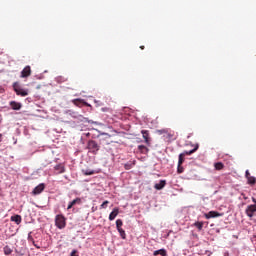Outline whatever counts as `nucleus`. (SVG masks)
<instances>
[{
  "mask_svg": "<svg viewBox=\"0 0 256 256\" xmlns=\"http://www.w3.org/2000/svg\"><path fill=\"white\" fill-rule=\"evenodd\" d=\"M3 141V135L0 134V143Z\"/></svg>",
  "mask_w": 256,
  "mask_h": 256,
  "instance_id": "obj_35",
  "label": "nucleus"
},
{
  "mask_svg": "<svg viewBox=\"0 0 256 256\" xmlns=\"http://www.w3.org/2000/svg\"><path fill=\"white\" fill-rule=\"evenodd\" d=\"M142 137L145 140L146 145H151V138H149V131L148 130H142Z\"/></svg>",
  "mask_w": 256,
  "mask_h": 256,
  "instance_id": "obj_10",
  "label": "nucleus"
},
{
  "mask_svg": "<svg viewBox=\"0 0 256 256\" xmlns=\"http://www.w3.org/2000/svg\"><path fill=\"white\" fill-rule=\"evenodd\" d=\"M138 150L140 151V153H143L144 155H146V153H149V148H147V146L145 145H139Z\"/></svg>",
  "mask_w": 256,
  "mask_h": 256,
  "instance_id": "obj_18",
  "label": "nucleus"
},
{
  "mask_svg": "<svg viewBox=\"0 0 256 256\" xmlns=\"http://www.w3.org/2000/svg\"><path fill=\"white\" fill-rule=\"evenodd\" d=\"M214 167H215L216 171H221L222 169L225 168V165L223 164V162H217L214 164Z\"/></svg>",
  "mask_w": 256,
  "mask_h": 256,
  "instance_id": "obj_20",
  "label": "nucleus"
},
{
  "mask_svg": "<svg viewBox=\"0 0 256 256\" xmlns=\"http://www.w3.org/2000/svg\"><path fill=\"white\" fill-rule=\"evenodd\" d=\"M255 213H256V205L255 204L247 206L246 215L248 217H254Z\"/></svg>",
  "mask_w": 256,
  "mask_h": 256,
  "instance_id": "obj_5",
  "label": "nucleus"
},
{
  "mask_svg": "<svg viewBox=\"0 0 256 256\" xmlns=\"http://www.w3.org/2000/svg\"><path fill=\"white\" fill-rule=\"evenodd\" d=\"M117 231L120 233V237L122 239H127V234H125V230H123V228H120Z\"/></svg>",
  "mask_w": 256,
  "mask_h": 256,
  "instance_id": "obj_24",
  "label": "nucleus"
},
{
  "mask_svg": "<svg viewBox=\"0 0 256 256\" xmlns=\"http://www.w3.org/2000/svg\"><path fill=\"white\" fill-rule=\"evenodd\" d=\"M109 203V200H105L101 205L100 209H107V204Z\"/></svg>",
  "mask_w": 256,
  "mask_h": 256,
  "instance_id": "obj_29",
  "label": "nucleus"
},
{
  "mask_svg": "<svg viewBox=\"0 0 256 256\" xmlns=\"http://www.w3.org/2000/svg\"><path fill=\"white\" fill-rule=\"evenodd\" d=\"M194 227L198 228V231L203 229V222H195Z\"/></svg>",
  "mask_w": 256,
  "mask_h": 256,
  "instance_id": "obj_27",
  "label": "nucleus"
},
{
  "mask_svg": "<svg viewBox=\"0 0 256 256\" xmlns=\"http://www.w3.org/2000/svg\"><path fill=\"white\" fill-rule=\"evenodd\" d=\"M4 253L6 255H11L13 253V250L9 246L4 247Z\"/></svg>",
  "mask_w": 256,
  "mask_h": 256,
  "instance_id": "obj_25",
  "label": "nucleus"
},
{
  "mask_svg": "<svg viewBox=\"0 0 256 256\" xmlns=\"http://www.w3.org/2000/svg\"><path fill=\"white\" fill-rule=\"evenodd\" d=\"M10 221H13L14 223H16V225H21V221H22L21 215L11 216Z\"/></svg>",
  "mask_w": 256,
  "mask_h": 256,
  "instance_id": "obj_16",
  "label": "nucleus"
},
{
  "mask_svg": "<svg viewBox=\"0 0 256 256\" xmlns=\"http://www.w3.org/2000/svg\"><path fill=\"white\" fill-rule=\"evenodd\" d=\"M253 203H255L254 205H256V199L252 198Z\"/></svg>",
  "mask_w": 256,
  "mask_h": 256,
  "instance_id": "obj_36",
  "label": "nucleus"
},
{
  "mask_svg": "<svg viewBox=\"0 0 256 256\" xmlns=\"http://www.w3.org/2000/svg\"><path fill=\"white\" fill-rule=\"evenodd\" d=\"M102 141H106V145H111V143H115L113 140H109L111 139V134L108 133H102Z\"/></svg>",
  "mask_w": 256,
  "mask_h": 256,
  "instance_id": "obj_12",
  "label": "nucleus"
},
{
  "mask_svg": "<svg viewBox=\"0 0 256 256\" xmlns=\"http://www.w3.org/2000/svg\"><path fill=\"white\" fill-rule=\"evenodd\" d=\"M117 215H119V208L115 207L109 215V221H115Z\"/></svg>",
  "mask_w": 256,
  "mask_h": 256,
  "instance_id": "obj_13",
  "label": "nucleus"
},
{
  "mask_svg": "<svg viewBox=\"0 0 256 256\" xmlns=\"http://www.w3.org/2000/svg\"><path fill=\"white\" fill-rule=\"evenodd\" d=\"M77 203H81V198H76L72 202H70L67 209H72V207H74V205H77Z\"/></svg>",
  "mask_w": 256,
  "mask_h": 256,
  "instance_id": "obj_19",
  "label": "nucleus"
},
{
  "mask_svg": "<svg viewBox=\"0 0 256 256\" xmlns=\"http://www.w3.org/2000/svg\"><path fill=\"white\" fill-rule=\"evenodd\" d=\"M247 181H248V185L253 186V185L256 184V178H255V176H250V177L247 179Z\"/></svg>",
  "mask_w": 256,
  "mask_h": 256,
  "instance_id": "obj_22",
  "label": "nucleus"
},
{
  "mask_svg": "<svg viewBox=\"0 0 256 256\" xmlns=\"http://www.w3.org/2000/svg\"><path fill=\"white\" fill-rule=\"evenodd\" d=\"M121 227H123V220L118 219L116 220V229H121Z\"/></svg>",
  "mask_w": 256,
  "mask_h": 256,
  "instance_id": "obj_26",
  "label": "nucleus"
},
{
  "mask_svg": "<svg viewBox=\"0 0 256 256\" xmlns=\"http://www.w3.org/2000/svg\"><path fill=\"white\" fill-rule=\"evenodd\" d=\"M87 149L89 153H92V155H97V153H99V149H101V146L98 145L97 141L89 140L87 143Z\"/></svg>",
  "mask_w": 256,
  "mask_h": 256,
  "instance_id": "obj_1",
  "label": "nucleus"
},
{
  "mask_svg": "<svg viewBox=\"0 0 256 256\" xmlns=\"http://www.w3.org/2000/svg\"><path fill=\"white\" fill-rule=\"evenodd\" d=\"M197 149H199V144H196L192 150L184 151L183 153H181L179 155L178 165H183V163L185 161V155H193V153H195V151H197Z\"/></svg>",
  "mask_w": 256,
  "mask_h": 256,
  "instance_id": "obj_3",
  "label": "nucleus"
},
{
  "mask_svg": "<svg viewBox=\"0 0 256 256\" xmlns=\"http://www.w3.org/2000/svg\"><path fill=\"white\" fill-rule=\"evenodd\" d=\"M32 244L34 245V247H36V249H41V246L37 245L35 241H33Z\"/></svg>",
  "mask_w": 256,
  "mask_h": 256,
  "instance_id": "obj_32",
  "label": "nucleus"
},
{
  "mask_svg": "<svg viewBox=\"0 0 256 256\" xmlns=\"http://www.w3.org/2000/svg\"><path fill=\"white\" fill-rule=\"evenodd\" d=\"M55 225L58 229H65V227L67 226V219L65 218V216H63V214L56 215Z\"/></svg>",
  "mask_w": 256,
  "mask_h": 256,
  "instance_id": "obj_2",
  "label": "nucleus"
},
{
  "mask_svg": "<svg viewBox=\"0 0 256 256\" xmlns=\"http://www.w3.org/2000/svg\"><path fill=\"white\" fill-rule=\"evenodd\" d=\"M43 191H45V184L41 183L34 188V190L32 191V195H41Z\"/></svg>",
  "mask_w": 256,
  "mask_h": 256,
  "instance_id": "obj_6",
  "label": "nucleus"
},
{
  "mask_svg": "<svg viewBox=\"0 0 256 256\" xmlns=\"http://www.w3.org/2000/svg\"><path fill=\"white\" fill-rule=\"evenodd\" d=\"M140 49H142V50L145 49V46H140Z\"/></svg>",
  "mask_w": 256,
  "mask_h": 256,
  "instance_id": "obj_37",
  "label": "nucleus"
},
{
  "mask_svg": "<svg viewBox=\"0 0 256 256\" xmlns=\"http://www.w3.org/2000/svg\"><path fill=\"white\" fill-rule=\"evenodd\" d=\"M54 170L56 171V175H61V173H65V165L64 164H57L54 167Z\"/></svg>",
  "mask_w": 256,
  "mask_h": 256,
  "instance_id": "obj_11",
  "label": "nucleus"
},
{
  "mask_svg": "<svg viewBox=\"0 0 256 256\" xmlns=\"http://www.w3.org/2000/svg\"><path fill=\"white\" fill-rule=\"evenodd\" d=\"M83 175L89 176V175H95V170L92 169H82Z\"/></svg>",
  "mask_w": 256,
  "mask_h": 256,
  "instance_id": "obj_21",
  "label": "nucleus"
},
{
  "mask_svg": "<svg viewBox=\"0 0 256 256\" xmlns=\"http://www.w3.org/2000/svg\"><path fill=\"white\" fill-rule=\"evenodd\" d=\"M183 164H178L177 167V173L181 174L183 173V171H185V168L182 167Z\"/></svg>",
  "mask_w": 256,
  "mask_h": 256,
  "instance_id": "obj_28",
  "label": "nucleus"
},
{
  "mask_svg": "<svg viewBox=\"0 0 256 256\" xmlns=\"http://www.w3.org/2000/svg\"><path fill=\"white\" fill-rule=\"evenodd\" d=\"M10 107L11 109H13L14 111H19L22 107L21 103L16 102V101H11L10 102Z\"/></svg>",
  "mask_w": 256,
  "mask_h": 256,
  "instance_id": "obj_14",
  "label": "nucleus"
},
{
  "mask_svg": "<svg viewBox=\"0 0 256 256\" xmlns=\"http://www.w3.org/2000/svg\"><path fill=\"white\" fill-rule=\"evenodd\" d=\"M165 185H167V181L165 180H160L159 183L155 184L154 185V188L157 190V191H161V189H163L165 187Z\"/></svg>",
  "mask_w": 256,
  "mask_h": 256,
  "instance_id": "obj_15",
  "label": "nucleus"
},
{
  "mask_svg": "<svg viewBox=\"0 0 256 256\" xmlns=\"http://www.w3.org/2000/svg\"><path fill=\"white\" fill-rule=\"evenodd\" d=\"M245 177H246V179H248L249 177H251V173H249V170H246V172H245Z\"/></svg>",
  "mask_w": 256,
  "mask_h": 256,
  "instance_id": "obj_30",
  "label": "nucleus"
},
{
  "mask_svg": "<svg viewBox=\"0 0 256 256\" xmlns=\"http://www.w3.org/2000/svg\"><path fill=\"white\" fill-rule=\"evenodd\" d=\"M31 76V66H26L22 71H21V76L22 79H27V77Z\"/></svg>",
  "mask_w": 256,
  "mask_h": 256,
  "instance_id": "obj_7",
  "label": "nucleus"
},
{
  "mask_svg": "<svg viewBox=\"0 0 256 256\" xmlns=\"http://www.w3.org/2000/svg\"><path fill=\"white\" fill-rule=\"evenodd\" d=\"M28 241H31L33 243V241H35V240L33 239V237L28 236Z\"/></svg>",
  "mask_w": 256,
  "mask_h": 256,
  "instance_id": "obj_33",
  "label": "nucleus"
},
{
  "mask_svg": "<svg viewBox=\"0 0 256 256\" xmlns=\"http://www.w3.org/2000/svg\"><path fill=\"white\" fill-rule=\"evenodd\" d=\"M160 134L167 133V130H159Z\"/></svg>",
  "mask_w": 256,
  "mask_h": 256,
  "instance_id": "obj_34",
  "label": "nucleus"
},
{
  "mask_svg": "<svg viewBox=\"0 0 256 256\" xmlns=\"http://www.w3.org/2000/svg\"><path fill=\"white\" fill-rule=\"evenodd\" d=\"M206 219H214L215 217H221V213L217 211H210L204 215Z\"/></svg>",
  "mask_w": 256,
  "mask_h": 256,
  "instance_id": "obj_9",
  "label": "nucleus"
},
{
  "mask_svg": "<svg viewBox=\"0 0 256 256\" xmlns=\"http://www.w3.org/2000/svg\"><path fill=\"white\" fill-rule=\"evenodd\" d=\"M73 105H75L76 107H83V105L89 106V104L87 102H85V100L81 99V98H76L72 100Z\"/></svg>",
  "mask_w": 256,
  "mask_h": 256,
  "instance_id": "obj_8",
  "label": "nucleus"
},
{
  "mask_svg": "<svg viewBox=\"0 0 256 256\" xmlns=\"http://www.w3.org/2000/svg\"><path fill=\"white\" fill-rule=\"evenodd\" d=\"M70 256H79V255L77 254V250H73V251L71 252Z\"/></svg>",
  "mask_w": 256,
  "mask_h": 256,
  "instance_id": "obj_31",
  "label": "nucleus"
},
{
  "mask_svg": "<svg viewBox=\"0 0 256 256\" xmlns=\"http://www.w3.org/2000/svg\"><path fill=\"white\" fill-rule=\"evenodd\" d=\"M153 255L154 256H157V255H161V256H167V250L165 249H160V250H156L153 252Z\"/></svg>",
  "mask_w": 256,
  "mask_h": 256,
  "instance_id": "obj_17",
  "label": "nucleus"
},
{
  "mask_svg": "<svg viewBox=\"0 0 256 256\" xmlns=\"http://www.w3.org/2000/svg\"><path fill=\"white\" fill-rule=\"evenodd\" d=\"M13 89L16 95H20L21 97H27V95H29V92L27 90L21 88V86L19 85V82H15L13 84Z\"/></svg>",
  "mask_w": 256,
  "mask_h": 256,
  "instance_id": "obj_4",
  "label": "nucleus"
},
{
  "mask_svg": "<svg viewBox=\"0 0 256 256\" xmlns=\"http://www.w3.org/2000/svg\"><path fill=\"white\" fill-rule=\"evenodd\" d=\"M133 165H135V163L128 162L124 165V169H126V171H129V169H133Z\"/></svg>",
  "mask_w": 256,
  "mask_h": 256,
  "instance_id": "obj_23",
  "label": "nucleus"
}]
</instances>
